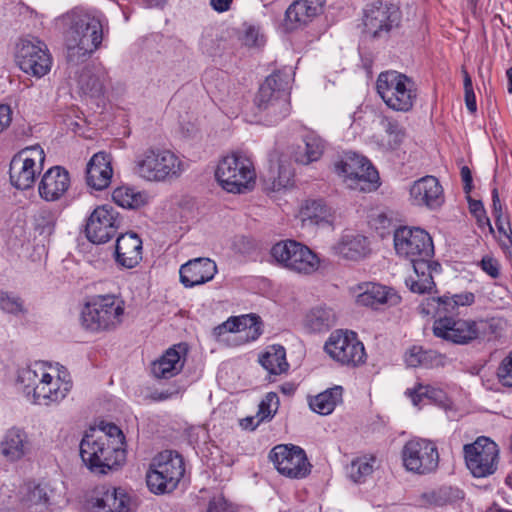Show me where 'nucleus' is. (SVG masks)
<instances>
[{"label": "nucleus", "mask_w": 512, "mask_h": 512, "mask_svg": "<svg viewBox=\"0 0 512 512\" xmlns=\"http://www.w3.org/2000/svg\"><path fill=\"white\" fill-rule=\"evenodd\" d=\"M80 456L92 472L106 474L125 461V436L113 423L91 428L80 442Z\"/></svg>", "instance_id": "nucleus-1"}, {"label": "nucleus", "mask_w": 512, "mask_h": 512, "mask_svg": "<svg viewBox=\"0 0 512 512\" xmlns=\"http://www.w3.org/2000/svg\"><path fill=\"white\" fill-rule=\"evenodd\" d=\"M67 60L78 64L90 57L103 40L102 14L96 10H75L63 18Z\"/></svg>", "instance_id": "nucleus-2"}, {"label": "nucleus", "mask_w": 512, "mask_h": 512, "mask_svg": "<svg viewBox=\"0 0 512 512\" xmlns=\"http://www.w3.org/2000/svg\"><path fill=\"white\" fill-rule=\"evenodd\" d=\"M18 383L29 400L46 406L61 402L72 388L68 374H61L44 363L22 368L18 373Z\"/></svg>", "instance_id": "nucleus-3"}, {"label": "nucleus", "mask_w": 512, "mask_h": 512, "mask_svg": "<svg viewBox=\"0 0 512 512\" xmlns=\"http://www.w3.org/2000/svg\"><path fill=\"white\" fill-rule=\"evenodd\" d=\"M292 74L291 68L272 73L255 96V106L269 124H276L290 114L288 87Z\"/></svg>", "instance_id": "nucleus-4"}, {"label": "nucleus", "mask_w": 512, "mask_h": 512, "mask_svg": "<svg viewBox=\"0 0 512 512\" xmlns=\"http://www.w3.org/2000/svg\"><path fill=\"white\" fill-rule=\"evenodd\" d=\"M133 171L145 181L164 182L179 177L184 171V166L170 150L148 147L135 156Z\"/></svg>", "instance_id": "nucleus-5"}, {"label": "nucleus", "mask_w": 512, "mask_h": 512, "mask_svg": "<svg viewBox=\"0 0 512 512\" xmlns=\"http://www.w3.org/2000/svg\"><path fill=\"white\" fill-rule=\"evenodd\" d=\"M124 311V301L119 297L98 295L82 309V325L92 332L112 331L121 324Z\"/></svg>", "instance_id": "nucleus-6"}, {"label": "nucleus", "mask_w": 512, "mask_h": 512, "mask_svg": "<svg viewBox=\"0 0 512 512\" xmlns=\"http://www.w3.org/2000/svg\"><path fill=\"white\" fill-rule=\"evenodd\" d=\"M376 90L383 102L398 112L410 111L417 100L415 82L407 75L395 70L379 74Z\"/></svg>", "instance_id": "nucleus-7"}, {"label": "nucleus", "mask_w": 512, "mask_h": 512, "mask_svg": "<svg viewBox=\"0 0 512 512\" xmlns=\"http://www.w3.org/2000/svg\"><path fill=\"white\" fill-rule=\"evenodd\" d=\"M215 177L227 192L242 193L253 187L256 173L248 157L240 153H231L219 161Z\"/></svg>", "instance_id": "nucleus-8"}, {"label": "nucleus", "mask_w": 512, "mask_h": 512, "mask_svg": "<svg viewBox=\"0 0 512 512\" xmlns=\"http://www.w3.org/2000/svg\"><path fill=\"white\" fill-rule=\"evenodd\" d=\"M184 472L183 458L176 452L166 450L152 460L146 483L155 494L170 493L177 487Z\"/></svg>", "instance_id": "nucleus-9"}, {"label": "nucleus", "mask_w": 512, "mask_h": 512, "mask_svg": "<svg viewBox=\"0 0 512 512\" xmlns=\"http://www.w3.org/2000/svg\"><path fill=\"white\" fill-rule=\"evenodd\" d=\"M335 170L344 178L350 189L370 192L376 190L379 185L377 170L367 158L357 153H345L343 158L335 164Z\"/></svg>", "instance_id": "nucleus-10"}, {"label": "nucleus", "mask_w": 512, "mask_h": 512, "mask_svg": "<svg viewBox=\"0 0 512 512\" xmlns=\"http://www.w3.org/2000/svg\"><path fill=\"white\" fill-rule=\"evenodd\" d=\"M394 248L399 257L409 260L412 265L430 261L434 257L431 236L418 227H399L394 232Z\"/></svg>", "instance_id": "nucleus-11"}, {"label": "nucleus", "mask_w": 512, "mask_h": 512, "mask_svg": "<svg viewBox=\"0 0 512 512\" xmlns=\"http://www.w3.org/2000/svg\"><path fill=\"white\" fill-rule=\"evenodd\" d=\"M271 256L283 267L299 274H312L320 266L319 257L310 248L294 240L276 243L271 249Z\"/></svg>", "instance_id": "nucleus-12"}, {"label": "nucleus", "mask_w": 512, "mask_h": 512, "mask_svg": "<svg viewBox=\"0 0 512 512\" xmlns=\"http://www.w3.org/2000/svg\"><path fill=\"white\" fill-rule=\"evenodd\" d=\"M487 321L444 316L433 323V334L454 344L466 345L484 336L488 327Z\"/></svg>", "instance_id": "nucleus-13"}, {"label": "nucleus", "mask_w": 512, "mask_h": 512, "mask_svg": "<svg viewBox=\"0 0 512 512\" xmlns=\"http://www.w3.org/2000/svg\"><path fill=\"white\" fill-rule=\"evenodd\" d=\"M467 469L476 478L493 475L499 464V447L491 439L481 436L463 447Z\"/></svg>", "instance_id": "nucleus-14"}, {"label": "nucleus", "mask_w": 512, "mask_h": 512, "mask_svg": "<svg viewBox=\"0 0 512 512\" xmlns=\"http://www.w3.org/2000/svg\"><path fill=\"white\" fill-rule=\"evenodd\" d=\"M44 161L45 153L38 145L18 152L10 162L11 184L20 190L31 188L43 169Z\"/></svg>", "instance_id": "nucleus-15"}, {"label": "nucleus", "mask_w": 512, "mask_h": 512, "mask_svg": "<svg viewBox=\"0 0 512 512\" xmlns=\"http://www.w3.org/2000/svg\"><path fill=\"white\" fill-rule=\"evenodd\" d=\"M403 467L414 474H430L438 468L439 452L436 444L428 439L413 438L401 450Z\"/></svg>", "instance_id": "nucleus-16"}, {"label": "nucleus", "mask_w": 512, "mask_h": 512, "mask_svg": "<svg viewBox=\"0 0 512 512\" xmlns=\"http://www.w3.org/2000/svg\"><path fill=\"white\" fill-rule=\"evenodd\" d=\"M324 350L333 360L342 365L356 367L366 361L364 345L353 331L332 332L324 345Z\"/></svg>", "instance_id": "nucleus-17"}, {"label": "nucleus", "mask_w": 512, "mask_h": 512, "mask_svg": "<svg viewBox=\"0 0 512 512\" xmlns=\"http://www.w3.org/2000/svg\"><path fill=\"white\" fill-rule=\"evenodd\" d=\"M16 62L23 72L40 78L50 71L52 57L44 42L22 39L17 45Z\"/></svg>", "instance_id": "nucleus-18"}, {"label": "nucleus", "mask_w": 512, "mask_h": 512, "mask_svg": "<svg viewBox=\"0 0 512 512\" xmlns=\"http://www.w3.org/2000/svg\"><path fill=\"white\" fill-rule=\"evenodd\" d=\"M269 457L278 472L289 478H304L310 473L311 465L305 451L298 446L278 445Z\"/></svg>", "instance_id": "nucleus-19"}, {"label": "nucleus", "mask_w": 512, "mask_h": 512, "mask_svg": "<svg viewBox=\"0 0 512 512\" xmlns=\"http://www.w3.org/2000/svg\"><path fill=\"white\" fill-rule=\"evenodd\" d=\"M120 223L119 214L113 207L108 205L98 206L87 220L86 236L92 243H106L116 234Z\"/></svg>", "instance_id": "nucleus-20"}, {"label": "nucleus", "mask_w": 512, "mask_h": 512, "mask_svg": "<svg viewBox=\"0 0 512 512\" xmlns=\"http://www.w3.org/2000/svg\"><path fill=\"white\" fill-rule=\"evenodd\" d=\"M33 450L32 438L25 429L20 427L13 426L7 429L0 440V455L10 464L29 459Z\"/></svg>", "instance_id": "nucleus-21"}, {"label": "nucleus", "mask_w": 512, "mask_h": 512, "mask_svg": "<svg viewBox=\"0 0 512 512\" xmlns=\"http://www.w3.org/2000/svg\"><path fill=\"white\" fill-rule=\"evenodd\" d=\"M400 14L397 7L377 1L365 9L364 26L367 32L379 37L382 32H388L398 25Z\"/></svg>", "instance_id": "nucleus-22"}, {"label": "nucleus", "mask_w": 512, "mask_h": 512, "mask_svg": "<svg viewBox=\"0 0 512 512\" xmlns=\"http://www.w3.org/2000/svg\"><path fill=\"white\" fill-rule=\"evenodd\" d=\"M91 512H129L130 498L121 488L99 486L88 500Z\"/></svg>", "instance_id": "nucleus-23"}, {"label": "nucleus", "mask_w": 512, "mask_h": 512, "mask_svg": "<svg viewBox=\"0 0 512 512\" xmlns=\"http://www.w3.org/2000/svg\"><path fill=\"white\" fill-rule=\"evenodd\" d=\"M409 193L410 200L415 206L433 210L444 203L443 188L434 176L427 175L414 181Z\"/></svg>", "instance_id": "nucleus-24"}, {"label": "nucleus", "mask_w": 512, "mask_h": 512, "mask_svg": "<svg viewBox=\"0 0 512 512\" xmlns=\"http://www.w3.org/2000/svg\"><path fill=\"white\" fill-rule=\"evenodd\" d=\"M53 489L47 482H28L20 490L22 512H49Z\"/></svg>", "instance_id": "nucleus-25"}, {"label": "nucleus", "mask_w": 512, "mask_h": 512, "mask_svg": "<svg viewBox=\"0 0 512 512\" xmlns=\"http://www.w3.org/2000/svg\"><path fill=\"white\" fill-rule=\"evenodd\" d=\"M226 332L238 333L237 338L242 342L255 341L262 334L260 317L253 314L230 317L214 328V334L217 336Z\"/></svg>", "instance_id": "nucleus-26"}, {"label": "nucleus", "mask_w": 512, "mask_h": 512, "mask_svg": "<svg viewBox=\"0 0 512 512\" xmlns=\"http://www.w3.org/2000/svg\"><path fill=\"white\" fill-rule=\"evenodd\" d=\"M216 273V263L204 257L189 260L179 270L180 281L187 288L211 281Z\"/></svg>", "instance_id": "nucleus-27"}, {"label": "nucleus", "mask_w": 512, "mask_h": 512, "mask_svg": "<svg viewBox=\"0 0 512 512\" xmlns=\"http://www.w3.org/2000/svg\"><path fill=\"white\" fill-rule=\"evenodd\" d=\"M70 177L67 170L55 166L47 170L39 183L38 192L45 201H57L68 190Z\"/></svg>", "instance_id": "nucleus-28"}, {"label": "nucleus", "mask_w": 512, "mask_h": 512, "mask_svg": "<svg viewBox=\"0 0 512 512\" xmlns=\"http://www.w3.org/2000/svg\"><path fill=\"white\" fill-rule=\"evenodd\" d=\"M186 351V347L181 344L167 349L152 363L153 376L158 379H170L178 375L184 367Z\"/></svg>", "instance_id": "nucleus-29"}, {"label": "nucleus", "mask_w": 512, "mask_h": 512, "mask_svg": "<svg viewBox=\"0 0 512 512\" xmlns=\"http://www.w3.org/2000/svg\"><path fill=\"white\" fill-rule=\"evenodd\" d=\"M356 302L361 306L377 308L380 305L395 306L400 302V296L391 288L377 283L359 285Z\"/></svg>", "instance_id": "nucleus-30"}, {"label": "nucleus", "mask_w": 512, "mask_h": 512, "mask_svg": "<svg viewBox=\"0 0 512 512\" xmlns=\"http://www.w3.org/2000/svg\"><path fill=\"white\" fill-rule=\"evenodd\" d=\"M142 240L136 233L122 234L117 238L115 261L126 269L136 267L142 260Z\"/></svg>", "instance_id": "nucleus-31"}, {"label": "nucleus", "mask_w": 512, "mask_h": 512, "mask_svg": "<svg viewBox=\"0 0 512 512\" xmlns=\"http://www.w3.org/2000/svg\"><path fill=\"white\" fill-rule=\"evenodd\" d=\"M323 0H295L285 12L287 29H297L311 22L322 10Z\"/></svg>", "instance_id": "nucleus-32"}, {"label": "nucleus", "mask_w": 512, "mask_h": 512, "mask_svg": "<svg viewBox=\"0 0 512 512\" xmlns=\"http://www.w3.org/2000/svg\"><path fill=\"white\" fill-rule=\"evenodd\" d=\"M112 175L113 169L109 155L104 152L94 154L87 164V185L95 190H103L109 186Z\"/></svg>", "instance_id": "nucleus-33"}, {"label": "nucleus", "mask_w": 512, "mask_h": 512, "mask_svg": "<svg viewBox=\"0 0 512 512\" xmlns=\"http://www.w3.org/2000/svg\"><path fill=\"white\" fill-rule=\"evenodd\" d=\"M299 217L305 225L330 226L334 212L322 199H307L301 205Z\"/></svg>", "instance_id": "nucleus-34"}, {"label": "nucleus", "mask_w": 512, "mask_h": 512, "mask_svg": "<svg viewBox=\"0 0 512 512\" xmlns=\"http://www.w3.org/2000/svg\"><path fill=\"white\" fill-rule=\"evenodd\" d=\"M412 266L414 275H411L406 279V285L415 293L424 294L430 292L435 287L433 273L438 272L440 265L437 262L430 260L426 262H418Z\"/></svg>", "instance_id": "nucleus-35"}, {"label": "nucleus", "mask_w": 512, "mask_h": 512, "mask_svg": "<svg viewBox=\"0 0 512 512\" xmlns=\"http://www.w3.org/2000/svg\"><path fill=\"white\" fill-rule=\"evenodd\" d=\"M333 249L337 255L353 261L364 258L369 251L367 238L355 234L343 235Z\"/></svg>", "instance_id": "nucleus-36"}, {"label": "nucleus", "mask_w": 512, "mask_h": 512, "mask_svg": "<svg viewBox=\"0 0 512 512\" xmlns=\"http://www.w3.org/2000/svg\"><path fill=\"white\" fill-rule=\"evenodd\" d=\"M259 363L270 374L279 375L288 370L285 348L281 345H271L259 356Z\"/></svg>", "instance_id": "nucleus-37"}, {"label": "nucleus", "mask_w": 512, "mask_h": 512, "mask_svg": "<svg viewBox=\"0 0 512 512\" xmlns=\"http://www.w3.org/2000/svg\"><path fill=\"white\" fill-rule=\"evenodd\" d=\"M343 389L341 386L329 388L309 400L310 408L320 414L328 415L333 412L337 404L342 401Z\"/></svg>", "instance_id": "nucleus-38"}, {"label": "nucleus", "mask_w": 512, "mask_h": 512, "mask_svg": "<svg viewBox=\"0 0 512 512\" xmlns=\"http://www.w3.org/2000/svg\"><path fill=\"white\" fill-rule=\"evenodd\" d=\"M336 316L331 308L312 309L305 318V325L311 332H323L335 325Z\"/></svg>", "instance_id": "nucleus-39"}, {"label": "nucleus", "mask_w": 512, "mask_h": 512, "mask_svg": "<svg viewBox=\"0 0 512 512\" xmlns=\"http://www.w3.org/2000/svg\"><path fill=\"white\" fill-rule=\"evenodd\" d=\"M304 142L305 152H297L295 155L296 161L307 165L319 160L325 149V141L320 136L311 132L305 136Z\"/></svg>", "instance_id": "nucleus-40"}, {"label": "nucleus", "mask_w": 512, "mask_h": 512, "mask_svg": "<svg viewBox=\"0 0 512 512\" xmlns=\"http://www.w3.org/2000/svg\"><path fill=\"white\" fill-rule=\"evenodd\" d=\"M115 204L123 208L136 209L146 202V195L127 186L116 188L112 193Z\"/></svg>", "instance_id": "nucleus-41"}, {"label": "nucleus", "mask_w": 512, "mask_h": 512, "mask_svg": "<svg viewBox=\"0 0 512 512\" xmlns=\"http://www.w3.org/2000/svg\"><path fill=\"white\" fill-rule=\"evenodd\" d=\"M376 458L365 455L353 460L348 467V475L355 483H363L374 471Z\"/></svg>", "instance_id": "nucleus-42"}, {"label": "nucleus", "mask_w": 512, "mask_h": 512, "mask_svg": "<svg viewBox=\"0 0 512 512\" xmlns=\"http://www.w3.org/2000/svg\"><path fill=\"white\" fill-rule=\"evenodd\" d=\"M381 124L386 133V146L389 149L398 148L406 136L403 126L397 120L389 117H384Z\"/></svg>", "instance_id": "nucleus-43"}, {"label": "nucleus", "mask_w": 512, "mask_h": 512, "mask_svg": "<svg viewBox=\"0 0 512 512\" xmlns=\"http://www.w3.org/2000/svg\"><path fill=\"white\" fill-rule=\"evenodd\" d=\"M78 83L82 91L91 96L100 95L103 91L101 76L94 74L91 69L83 70L79 76Z\"/></svg>", "instance_id": "nucleus-44"}, {"label": "nucleus", "mask_w": 512, "mask_h": 512, "mask_svg": "<svg viewBox=\"0 0 512 512\" xmlns=\"http://www.w3.org/2000/svg\"><path fill=\"white\" fill-rule=\"evenodd\" d=\"M56 225L55 214L47 209L40 210L34 218L35 230L45 237L51 236Z\"/></svg>", "instance_id": "nucleus-45"}, {"label": "nucleus", "mask_w": 512, "mask_h": 512, "mask_svg": "<svg viewBox=\"0 0 512 512\" xmlns=\"http://www.w3.org/2000/svg\"><path fill=\"white\" fill-rule=\"evenodd\" d=\"M0 309L14 315L25 311L23 300L15 293L8 291H0Z\"/></svg>", "instance_id": "nucleus-46"}, {"label": "nucleus", "mask_w": 512, "mask_h": 512, "mask_svg": "<svg viewBox=\"0 0 512 512\" xmlns=\"http://www.w3.org/2000/svg\"><path fill=\"white\" fill-rule=\"evenodd\" d=\"M428 305L435 310V314L440 317L450 316L458 310L451 296L432 297L428 299Z\"/></svg>", "instance_id": "nucleus-47"}, {"label": "nucleus", "mask_w": 512, "mask_h": 512, "mask_svg": "<svg viewBox=\"0 0 512 512\" xmlns=\"http://www.w3.org/2000/svg\"><path fill=\"white\" fill-rule=\"evenodd\" d=\"M496 376L502 386L512 388V350L499 363Z\"/></svg>", "instance_id": "nucleus-48"}, {"label": "nucleus", "mask_w": 512, "mask_h": 512, "mask_svg": "<svg viewBox=\"0 0 512 512\" xmlns=\"http://www.w3.org/2000/svg\"><path fill=\"white\" fill-rule=\"evenodd\" d=\"M431 351H425L422 347H412L405 356V361L410 367L426 366L431 358Z\"/></svg>", "instance_id": "nucleus-49"}, {"label": "nucleus", "mask_w": 512, "mask_h": 512, "mask_svg": "<svg viewBox=\"0 0 512 512\" xmlns=\"http://www.w3.org/2000/svg\"><path fill=\"white\" fill-rule=\"evenodd\" d=\"M478 266L493 279H497L501 274V264L499 260L492 255H484L479 261Z\"/></svg>", "instance_id": "nucleus-50"}, {"label": "nucleus", "mask_w": 512, "mask_h": 512, "mask_svg": "<svg viewBox=\"0 0 512 512\" xmlns=\"http://www.w3.org/2000/svg\"><path fill=\"white\" fill-rule=\"evenodd\" d=\"M427 385L417 383L413 388H408L405 392L406 396L411 399L413 405L420 406L428 401Z\"/></svg>", "instance_id": "nucleus-51"}, {"label": "nucleus", "mask_w": 512, "mask_h": 512, "mask_svg": "<svg viewBox=\"0 0 512 512\" xmlns=\"http://www.w3.org/2000/svg\"><path fill=\"white\" fill-rule=\"evenodd\" d=\"M292 177L293 173L288 167L279 165L278 176H273V189L280 190L281 188L287 187L290 185Z\"/></svg>", "instance_id": "nucleus-52"}, {"label": "nucleus", "mask_w": 512, "mask_h": 512, "mask_svg": "<svg viewBox=\"0 0 512 512\" xmlns=\"http://www.w3.org/2000/svg\"><path fill=\"white\" fill-rule=\"evenodd\" d=\"M207 512H236V510L222 495H217L210 499Z\"/></svg>", "instance_id": "nucleus-53"}, {"label": "nucleus", "mask_w": 512, "mask_h": 512, "mask_svg": "<svg viewBox=\"0 0 512 512\" xmlns=\"http://www.w3.org/2000/svg\"><path fill=\"white\" fill-rule=\"evenodd\" d=\"M428 390V402L435 403L442 407H447L449 405V399L444 390L434 387L431 385H427Z\"/></svg>", "instance_id": "nucleus-54"}, {"label": "nucleus", "mask_w": 512, "mask_h": 512, "mask_svg": "<svg viewBox=\"0 0 512 512\" xmlns=\"http://www.w3.org/2000/svg\"><path fill=\"white\" fill-rule=\"evenodd\" d=\"M470 212L477 218L484 217L486 224L489 226L490 231L493 232V227L490 224L489 218L486 217V211L483 203L479 200H469Z\"/></svg>", "instance_id": "nucleus-55"}, {"label": "nucleus", "mask_w": 512, "mask_h": 512, "mask_svg": "<svg viewBox=\"0 0 512 512\" xmlns=\"http://www.w3.org/2000/svg\"><path fill=\"white\" fill-rule=\"evenodd\" d=\"M451 297L458 308L470 306L475 302V295L472 292L468 291L459 294H454Z\"/></svg>", "instance_id": "nucleus-56"}, {"label": "nucleus", "mask_w": 512, "mask_h": 512, "mask_svg": "<svg viewBox=\"0 0 512 512\" xmlns=\"http://www.w3.org/2000/svg\"><path fill=\"white\" fill-rule=\"evenodd\" d=\"M12 121V110L10 106L1 104L0 105V133L9 127Z\"/></svg>", "instance_id": "nucleus-57"}, {"label": "nucleus", "mask_w": 512, "mask_h": 512, "mask_svg": "<svg viewBox=\"0 0 512 512\" xmlns=\"http://www.w3.org/2000/svg\"><path fill=\"white\" fill-rule=\"evenodd\" d=\"M267 406L271 409L278 410L279 407V397L274 392H269L265 396V398L262 400V407Z\"/></svg>", "instance_id": "nucleus-58"}, {"label": "nucleus", "mask_w": 512, "mask_h": 512, "mask_svg": "<svg viewBox=\"0 0 512 512\" xmlns=\"http://www.w3.org/2000/svg\"><path fill=\"white\" fill-rule=\"evenodd\" d=\"M233 0H210L211 7L219 12H226L230 9Z\"/></svg>", "instance_id": "nucleus-59"}, {"label": "nucleus", "mask_w": 512, "mask_h": 512, "mask_svg": "<svg viewBox=\"0 0 512 512\" xmlns=\"http://www.w3.org/2000/svg\"><path fill=\"white\" fill-rule=\"evenodd\" d=\"M492 203L494 217H502V205L497 188L492 190Z\"/></svg>", "instance_id": "nucleus-60"}, {"label": "nucleus", "mask_w": 512, "mask_h": 512, "mask_svg": "<svg viewBox=\"0 0 512 512\" xmlns=\"http://www.w3.org/2000/svg\"><path fill=\"white\" fill-rule=\"evenodd\" d=\"M495 225L498 229V232L500 233V235L503 236V238L512 235V230L509 223H504L502 217H495Z\"/></svg>", "instance_id": "nucleus-61"}, {"label": "nucleus", "mask_w": 512, "mask_h": 512, "mask_svg": "<svg viewBox=\"0 0 512 512\" xmlns=\"http://www.w3.org/2000/svg\"><path fill=\"white\" fill-rule=\"evenodd\" d=\"M276 412H277L276 410L271 409L270 407H267V406L262 407V402H261L259 404V410L257 413V417L259 418V421L257 422L256 425H258L259 422H261L263 420L271 419L275 415Z\"/></svg>", "instance_id": "nucleus-62"}, {"label": "nucleus", "mask_w": 512, "mask_h": 512, "mask_svg": "<svg viewBox=\"0 0 512 512\" xmlns=\"http://www.w3.org/2000/svg\"><path fill=\"white\" fill-rule=\"evenodd\" d=\"M465 104L471 113L477 111L476 96L474 91H465Z\"/></svg>", "instance_id": "nucleus-63"}, {"label": "nucleus", "mask_w": 512, "mask_h": 512, "mask_svg": "<svg viewBox=\"0 0 512 512\" xmlns=\"http://www.w3.org/2000/svg\"><path fill=\"white\" fill-rule=\"evenodd\" d=\"M500 246L505 255L512 259V235L500 239Z\"/></svg>", "instance_id": "nucleus-64"}]
</instances>
